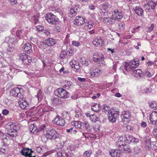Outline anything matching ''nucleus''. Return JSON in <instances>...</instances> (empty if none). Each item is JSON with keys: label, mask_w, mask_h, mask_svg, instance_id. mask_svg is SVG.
Listing matches in <instances>:
<instances>
[{"label": "nucleus", "mask_w": 157, "mask_h": 157, "mask_svg": "<svg viewBox=\"0 0 157 157\" xmlns=\"http://www.w3.org/2000/svg\"><path fill=\"white\" fill-rule=\"evenodd\" d=\"M70 64L74 71H77L80 67L79 63L74 59L72 60L70 62Z\"/></svg>", "instance_id": "nucleus-16"}, {"label": "nucleus", "mask_w": 157, "mask_h": 157, "mask_svg": "<svg viewBox=\"0 0 157 157\" xmlns=\"http://www.w3.org/2000/svg\"><path fill=\"white\" fill-rule=\"evenodd\" d=\"M126 127V130H130L132 129V127L130 125H127Z\"/></svg>", "instance_id": "nucleus-63"}, {"label": "nucleus", "mask_w": 157, "mask_h": 157, "mask_svg": "<svg viewBox=\"0 0 157 157\" xmlns=\"http://www.w3.org/2000/svg\"><path fill=\"white\" fill-rule=\"evenodd\" d=\"M9 111L7 109H4L2 112V113L4 115H7L9 113Z\"/></svg>", "instance_id": "nucleus-55"}, {"label": "nucleus", "mask_w": 157, "mask_h": 157, "mask_svg": "<svg viewBox=\"0 0 157 157\" xmlns=\"http://www.w3.org/2000/svg\"><path fill=\"white\" fill-rule=\"evenodd\" d=\"M109 114L108 119L112 123H114L116 121V118L118 116V113L113 110Z\"/></svg>", "instance_id": "nucleus-17"}, {"label": "nucleus", "mask_w": 157, "mask_h": 157, "mask_svg": "<svg viewBox=\"0 0 157 157\" xmlns=\"http://www.w3.org/2000/svg\"><path fill=\"white\" fill-rule=\"evenodd\" d=\"M72 44L75 47H78L80 44V42L79 41L75 40H73L72 42Z\"/></svg>", "instance_id": "nucleus-47"}, {"label": "nucleus", "mask_w": 157, "mask_h": 157, "mask_svg": "<svg viewBox=\"0 0 157 157\" xmlns=\"http://www.w3.org/2000/svg\"><path fill=\"white\" fill-rule=\"evenodd\" d=\"M154 27V25L153 24H151V25L147 28V32H151L153 29Z\"/></svg>", "instance_id": "nucleus-51"}, {"label": "nucleus", "mask_w": 157, "mask_h": 157, "mask_svg": "<svg viewBox=\"0 0 157 157\" xmlns=\"http://www.w3.org/2000/svg\"><path fill=\"white\" fill-rule=\"evenodd\" d=\"M42 33H44L45 36H48L50 34V32L47 29H44L42 31Z\"/></svg>", "instance_id": "nucleus-53"}, {"label": "nucleus", "mask_w": 157, "mask_h": 157, "mask_svg": "<svg viewBox=\"0 0 157 157\" xmlns=\"http://www.w3.org/2000/svg\"><path fill=\"white\" fill-rule=\"evenodd\" d=\"M32 46L29 43L25 44L23 46V49L24 51L28 53H31L32 52Z\"/></svg>", "instance_id": "nucleus-21"}, {"label": "nucleus", "mask_w": 157, "mask_h": 157, "mask_svg": "<svg viewBox=\"0 0 157 157\" xmlns=\"http://www.w3.org/2000/svg\"><path fill=\"white\" fill-rule=\"evenodd\" d=\"M104 43L103 38L100 36L95 37L93 41V44L96 47H100L103 46Z\"/></svg>", "instance_id": "nucleus-10"}, {"label": "nucleus", "mask_w": 157, "mask_h": 157, "mask_svg": "<svg viewBox=\"0 0 157 157\" xmlns=\"http://www.w3.org/2000/svg\"><path fill=\"white\" fill-rule=\"evenodd\" d=\"M28 56H27L25 53H22L20 54L19 55V59L21 60L22 62L27 58Z\"/></svg>", "instance_id": "nucleus-38"}, {"label": "nucleus", "mask_w": 157, "mask_h": 157, "mask_svg": "<svg viewBox=\"0 0 157 157\" xmlns=\"http://www.w3.org/2000/svg\"><path fill=\"white\" fill-rule=\"evenodd\" d=\"M76 114L75 117H79L81 115L80 112L78 111H75Z\"/></svg>", "instance_id": "nucleus-58"}, {"label": "nucleus", "mask_w": 157, "mask_h": 157, "mask_svg": "<svg viewBox=\"0 0 157 157\" xmlns=\"http://www.w3.org/2000/svg\"><path fill=\"white\" fill-rule=\"evenodd\" d=\"M72 82L70 81H69L65 82L64 86L66 88L68 89L72 87Z\"/></svg>", "instance_id": "nucleus-41"}, {"label": "nucleus", "mask_w": 157, "mask_h": 157, "mask_svg": "<svg viewBox=\"0 0 157 157\" xmlns=\"http://www.w3.org/2000/svg\"><path fill=\"white\" fill-rule=\"evenodd\" d=\"M122 137V139L123 140L124 142L128 144L133 141L132 140L134 139L133 137L132 136L129 135H124Z\"/></svg>", "instance_id": "nucleus-26"}, {"label": "nucleus", "mask_w": 157, "mask_h": 157, "mask_svg": "<svg viewBox=\"0 0 157 157\" xmlns=\"http://www.w3.org/2000/svg\"><path fill=\"white\" fill-rule=\"evenodd\" d=\"M77 8L76 7L71 8L69 13V16L71 17H72L75 16L77 13Z\"/></svg>", "instance_id": "nucleus-28"}, {"label": "nucleus", "mask_w": 157, "mask_h": 157, "mask_svg": "<svg viewBox=\"0 0 157 157\" xmlns=\"http://www.w3.org/2000/svg\"><path fill=\"white\" fill-rule=\"evenodd\" d=\"M85 23V20L83 17L78 16L76 17L73 22L75 25L80 26L83 25Z\"/></svg>", "instance_id": "nucleus-14"}, {"label": "nucleus", "mask_w": 157, "mask_h": 157, "mask_svg": "<svg viewBox=\"0 0 157 157\" xmlns=\"http://www.w3.org/2000/svg\"><path fill=\"white\" fill-rule=\"evenodd\" d=\"M157 5V2L152 0H149L147 3L144 5V7L149 12L153 11L155 7Z\"/></svg>", "instance_id": "nucleus-6"}, {"label": "nucleus", "mask_w": 157, "mask_h": 157, "mask_svg": "<svg viewBox=\"0 0 157 157\" xmlns=\"http://www.w3.org/2000/svg\"><path fill=\"white\" fill-rule=\"evenodd\" d=\"M91 154V151H86L83 154L82 156L83 157H90Z\"/></svg>", "instance_id": "nucleus-43"}, {"label": "nucleus", "mask_w": 157, "mask_h": 157, "mask_svg": "<svg viewBox=\"0 0 157 157\" xmlns=\"http://www.w3.org/2000/svg\"><path fill=\"white\" fill-rule=\"evenodd\" d=\"M81 122L79 121H72L71 124L77 128H80L82 126Z\"/></svg>", "instance_id": "nucleus-34"}, {"label": "nucleus", "mask_w": 157, "mask_h": 157, "mask_svg": "<svg viewBox=\"0 0 157 157\" xmlns=\"http://www.w3.org/2000/svg\"><path fill=\"white\" fill-rule=\"evenodd\" d=\"M63 117L67 120H69L70 119L69 113L66 111L63 112Z\"/></svg>", "instance_id": "nucleus-44"}, {"label": "nucleus", "mask_w": 157, "mask_h": 157, "mask_svg": "<svg viewBox=\"0 0 157 157\" xmlns=\"http://www.w3.org/2000/svg\"><path fill=\"white\" fill-rule=\"evenodd\" d=\"M29 129L30 130L31 133H35L38 130H37L36 131V130L37 129V128L35 127L34 124H31L29 126Z\"/></svg>", "instance_id": "nucleus-39"}, {"label": "nucleus", "mask_w": 157, "mask_h": 157, "mask_svg": "<svg viewBox=\"0 0 157 157\" xmlns=\"http://www.w3.org/2000/svg\"><path fill=\"white\" fill-rule=\"evenodd\" d=\"M90 73L92 76L97 77L101 74V71L99 68H96L93 70Z\"/></svg>", "instance_id": "nucleus-27"}, {"label": "nucleus", "mask_w": 157, "mask_h": 157, "mask_svg": "<svg viewBox=\"0 0 157 157\" xmlns=\"http://www.w3.org/2000/svg\"><path fill=\"white\" fill-rule=\"evenodd\" d=\"M145 74L149 78L151 77L152 75L151 73L148 71H145Z\"/></svg>", "instance_id": "nucleus-57"}, {"label": "nucleus", "mask_w": 157, "mask_h": 157, "mask_svg": "<svg viewBox=\"0 0 157 157\" xmlns=\"http://www.w3.org/2000/svg\"><path fill=\"white\" fill-rule=\"evenodd\" d=\"M44 27L41 25H38L36 27L37 30L38 32H41L42 33V31L44 30Z\"/></svg>", "instance_id": "nucleus-52"}, {"label": "nucleus", "mask_w": 157, "mask_h": 157, "mask_svg": "<svg viewBox=\"0 0 157 157\" xmlns=\"http://www.w3.org/2000/svg\"><path fill=\"white\" fill-rule=\"evenodd\" d=\"M119 26L120 29H123L124 27V23H121L119 24Z\"/></svg>", "instance_id": "nucleus-59"}, {"label": "nucleus", "mask_w": 157, "mask_h": 157, "mask_svg": "<svg viewBox=\"0 0 157 157\" xmlns=\"http://www.w3.org/2000/svg\"><path fill=\"white\" fill-rule=\"evenodd\" d=\"M44 44L45 45L48 46H53L56 43L54 39L50 38L46 40L44 42Z\"/></svg>", "instance_id": "nucleus-30"}, {"label": "nucleus", "mask_w": 157, "mask_h": 157, "mask_svg": "<svg viewBox=\"0 0 157 157\" xmlns=\"http://www.w3.org/2000/svg\"><path fill=\"white\" fill-rule=\"evenodd\" d=\"M153 133L155 136H157V127L156 128L154 129L153 130Z\"/></svg>", "instance_id": "nucleus-64"}, {"label": "nucleus", "mask_w": 157, "mask_h": 157, "mask_svg": "<svg viewBox=\"0 0 157 157\" xmlns=\"http://www.w3.org/2000/svg\"><path fill=\"white\" fill-rule=\"evenodd\" d=\"M10 3L12 5H14L16 4L17 2V0H9Z\"/></svg>", "instance_id": "nucleus-56"}, {"label": "nucleus", "mask_w": 157, "mask_h": 157, "mask_svg": "<svg viewBox=\"0 0 157 157\" xmlns=\"http://www.w3.org/2000/svg\"><path fill=\"white\" fill-rule=\"evenodd\" d=\"M83 124L85 125V129L88 132H90L91 131V127L89 123L86 121H84L83 122Z\"/></svg>", "instance_id": "nucleus-40"}, {"label": "nucleus", "mask_w": 157, "mask_h": 157, "mask_svg": "<svg viewBox=\"0 0 157 157\" xmlns=\"http://www.w3.org/2000/svg\"><path fill=\"white\" fill-rule=\"evenodd\" d=\"M23 90L22 88L15 87L10 91V94L14 97H20L23 95Z\"/></svg>", "instance_id": "nucleus-7"}, {"label": "nucleus", "mask_w": 157, "mask_h": 157, "mask_svg": "<svg viewBox=\"0 0 157 157\" xmlns=\"http://www.w3.org/2000/svg\"><path fill=\"white\" fill-rule=\"evenodd\" d=\"M52 122L54 124L61 126L64 125L65 124L64 119L58 115L56 116V117L52 121Z\"/></svg>", "instance_id": "nucleus-11"}, {"label": "nucleus", "mask_w": 157, "mask_h": 157, "mask_svg": "<svg viewBox=\"0 0 157 157\" xmlns=\"http://www.w3.org/2000/svg\"><path fill=\"white\" fill-rule=\"evenodd\" d=\"M32 59L29 56H28L27 58L23 60L22 62L24 65H29L31 63Z\"/></svg>", "instance_id": "nucleus-37"}, {"label": "nucleus", "mask_w": 157, "mask_h": 157, "mask_svg": "<svg viewBox=\"0 0 157 157\" xmlns=\"http://www.w3.org/2000/svg\"><path fill=\"white\" fill-rule=\"evenodd\" d=\"M19 104L21 109H27L29 108V102L25 100H21L19 102Z\"/></svg>", "instance_id": "nucleus-19"}, {"label": "nucleus", "mask_w": 157, "mask_h": 157, "mask_svg": "<svg viewBox=\"0 0 157 157\" xmlns=\"http://www.w3.org/2000/svg\"><path fill=\"white\" fill-rule=\"evenodd\" d=\"M56 95L59 98L66 99L69 96V93L63 88H58L56 90Z\"/></svg>", "instance_id": "nucleus-5"}, {"label": "nucleus", "mask_w": 157, "mask_h": 157, "mask_svg": "<svg viewBox=\"0 0 157 157\" xmlns=\"http://www.w3.org/2000/svg\"><path fill=\"white\" fill-rule=\"evenodd\" d=\"M139 65V63L137 61H132L129 62L128 64L129 69L130 71H133L137 68Z\"/></svg>", "instance_id": "nucleus-20"}, {"label": "nucleus", "mask_w": 157, "mask_h": 157, "mask_svg": "<svg viewBox=\"0 0 157 157\" xmlns=\"http://www.w3.org/2000/svg\"><path fill=\"white\" fill-rule=\"evenodd\" d=\"M151 88H147L145 91L144 93H143L144 94H149L151 92Z\"/></svg>", "instance_id": "nucleus-60"}, {"label": "nucleus", "mask_w": 157, "mask_h": 157, "mask_svg": "<svg viewBox=\"0 0 157 157\" xmlns=\"http://www.w3.org/2000/svg\"><path fill=\"white\" fill-rule=\"evenodd\" d=\"M93 60L94 62L100 64H103L105 63L104 56L103 55H102L101 56L98 58L94 57L93 58Z\"/></svg>", "instance_id": "nucleus-25"}, {"label": "nucleus", "mask_w": 157, "mask_h": 157, "mask_svg": "<svg viewBox=\"0 0 157 157\" xmlns=\"http://www.w3.org/2000/svg\"><path fill=\"white\" fill-rule=\"evenodd\" d=\"M36 151L39 153H42L43 152V149L40 147H37L36 148Z\"/></svg>", "instance_id": "nucleus-54"}, {"label": "nucleus", "mask_w": 157, "mask_h": 157, "mask_svg": "<svg viewBox=\"0 0 157 157\" xmlns=\"http://www.w3.org/2000/svg\"><path fill=\"white\" fill-rule=\"evenodd\" d=\"M21 154L26 157H36L35 155H33V153L34 151L31 149L28 148H23L21 151Z\"/></svg>", "instance_id": "nucleus-9"}, {"label": "nucleus", "mask_w": 157, "mask_h": 157, "mask_svg": "<svg viewBox=\"0 0 157 157\" xmlns=\"http://www.w3.org/2000/svg\"><path fill=\"white\" fill-rule=\"evenodd\" d=\"M150 107L153 109H157V102L155 101H153L152 102L149 103Z\"/></svg>", "instance_id": "nucleus-36"}, {"label": "nucleus", "mask_w": 157, "mask_h": 157, "mask_svg": "<svg viewBox=\"0 0 157 157\" xmlns=\"http://www.w3.org/2000/svg\"><path fill=\"white\" fill-rule=\"evenodd\" d=\"M24 31L23 30H18L16 32V35L18 37L20 38L22 36L23 34V32Z\"/></svg>", "instance_id": "nucleus-42"}, {"label": "nucleus", "mask_w": 157, "mask_h": 157, "mask_svg": "<svg viewBox=\"0 0 157 157\" xmlns=\"http://www.w3.org/2000/svg\"><path fill=\"white\" fill-rule=\"evenodd\" d=\"M121 141H118V144L122 148L121 146H123V151L126 153H131L132 151L130 149L129 146L128 144H121Z\"/></svg>", "instance_id": "nucleus-22"}, {"label": "nucleus", "mask_w": 157, "mask_h": 157, "mask_svg": "<svg viewBox=\"0 0 157 157\" xmlns=\"http://www.w3.org/2000/svg\"><path fill=\"white\" fill-rule=\"evenodd\" d=\"M62 100L58 98H53L52 99V103L54 105H60L62 104Z\"/></svg>", "instance_id": "nucleus-33"}, {"label": "nucleus", "mask_w": 157, "mask_h": 157, "mask_svg": "<svg viewBox=\"0 0 157 157\" xmlns=\"http://www.w3.org/2000/svg\"><path fill=\"white\" fill-rule=\"evenodd\" d=\"M90 119L91 121L93 122H96L99 119V118L95 114H92L90 116Z\"/></svg>", "instance_id": "nucleus-35"}, {"label": "nucleus", "mask_w": 157, "mask_h": 157, "mask_svg": "<svg viewBox=\"0 0 157 157\" xmlns=\"http://www.w3.org/2000/svg\"><path fill=\"white\" fill-rule=\"evenodd\" d=\"M39 14H38L34 15L33 17V19L34 21V24H36L38 21Z\"/></svg>", "instance_id": "nucleus-45"}, {"label": "nucleus", "mask_w": 157, "mask_h": 157, "mask_svg": "<svg viewBox=\"0 0 157 157\" xmlns=\"http://www.w3.org/2000/svg\"><path fill=\"white\" fill-rule=\"evenodd\" d=\"M131 117V113L128 111L123 112L121 115L122 121L125 124L128 123L130 121Z\"/></svg>", "instance_id": "nucleus-8"}, {"label": "nucleus", "mask_w": 157, "mask_h": 157, "mask_svg": "<svg viewBox=\"0 0 157 157\" xmlns=\"http://www.w3.org/2000/svg\"><path fill=\"white\" fill-rule=\"evenodd\" d=\"M111 12L114 18H115V21L117 20L119 21L123 16L121 10L116 9L113 10Z\"/></svg>", "instance_id": "nucleus-12"}, {"label": "nucleus", "mask_w": 157, "mask_h": 157, "mask_svg": "<svg viewBox=\"0 0 157 157\" xmlns=\"http://www.w3.org/2000/svg\"><path fill=\"white\" fill-rule=\"evenodd\" d=\"M135 13L139 16H142L144 15V10L140 6H136L133 8Z\"/></svg>", "instance_id": "nucleus-23"}, {"label": "nucleus", "mask_w": 157, "mask_h": 157, "mask_svg": "<svg viewBox=\"0 0 157 157\" xmlns=\"http://www.w3.org/2000/svg\"><path fill=\"white\" fill-rule=\"evenodd\" d=\"M132 71V75L137 78L140 77L144 75L143 72L140 69L135 70Z\"/></svg>", "instance_id": "nucleus-24"}, {"label": "nucleus", "mask_w": 157, "mask_h": 157, "mask_svg": "<svg viewBox=\"0 0 157 157\" xmlns=\"http://www.w3.org/2000/svg\"><path fill=\"white\" fill-rule=\"evenodd\" d=\"M15 124L12 122L8 123L6 125L8 134L11 137H13L17 136V131L15 128Z\"/></svg>", "instance_id": "nucleus-3"}, {"label": "nucleus", "mask_w": 157, "mask_h": 157, "mask_svg": "<svg viewBox=\"0 0 157 157\" xmlns=\"http://www.w3.org/2000/svg\"><path fill=\"white\" fill-rule=\"evenodd\" d=\"M69 149L71 151H74L76 149L75 145L73 144H71L69 146Z\"/></svg>", "instance_id": "nucleus-50"}, {"label": "nucleus", "mask_w": 157, "mask_h": 157, "mask_svg": "<svg viewBox=\"0 0 157 157\" xmlns=\"http://www.w3.org/2000/svg\"><path fill=\"white\" fill-rule=\"evenodd\" d=\"M100 109V105L99 103H94L91 106V109L96 112H99Z\"/></svg>", "instance_id": "nucleus-29"}, {"label": "nucleus", "mask_w": 157, "mask_h": 157, "mask_svg": "<svg viewBox=\"0 0 157 157\" xmlns=\"http://www.w3.org/2000/svg\"><path fill=\"white\" fill-rule=\"evenodd\" d=\"M100 20L104 23L108 25L113 24L115 22V18H114L111 12L105 11L100 12Z\"/></svg>", "instance_id": "nucleus-2"}, {"label": "nucleus", "mask_w": 157, "mask_h": 157, "mask_svg": "<svg viewBox=\"0 0 157 157\" xmlns=\"http://www.w3.org/2000/svg\"><path fill=\"white\" fill-rule=\"evenodd\" d=\"M55 29V31H57L58 32H60L61 31L62 29L60 26H56V29Z\"/></svg>", "instance_id": "nucleus-62"}, {"label": "nucleus", "mask_w": 157, "mask_h": 157, "mask_svg": "<svg viewBox=\"0 0 157 157\" xmlns=\"http://www.w3.org/2000/svg\"><path fill=\"white\" fill-rule=\"evenodd\" d=\"M113 110H111L109 106L106 104L103 105V108L102 109L103 112H104L106 113L109 114Z\"/></svg>", "instance_id": "nucleus-32"}, {"label": "nucleus", "mask_w": 157, "mask_h": 157, "mask_svg": "<svg viewBox=\"0 0 157 157\" xmlns=\"http://www.w3.org/2000/svg\"><path fill=\"white\" fill-rule=\"evenodd\" d=\"M41 108L40 106H38L36 108V109L32 112V111L29 113V114L30 116H33L37 114H39L41 112Z\"/></svg>", "instance_id": "nucleus-31"}, {"label": "nucleus", "mask_w": 157, "mask_h": 157, "mask_svg": "<svg viewBox=\"0 0 157 157\" xmlns=\"http://www.w3.org/2000/svg\"><path fill=\"white\" fill-rule=\"evenodd\" d=\"M66 55V52L64 51H62L60 53L59 57L61 58H65Z\"/></svg>", "instance_id": "nucleus-46"}, {"label": "nucleus", "mask_w": 157, "mask_h": 157, "mask_svg": "<svg viewBox=\"0 0 157 157\" xmlns=\"http://www.w3.org/2000/svg\"><path fill=\"white\" fill-rule=\"evenodd\" d=\"M120 150L118 149H111L109 151V154L112 157H120L121 154Z\"/></svg>", "instance_id": "nucleus-18"}, {"label": "nucleus", "mask_w": 157, "mask_h": 157, "mask_svg": "<svg viewBox=\"0 0 157 157\" xmlns=\"http://www.w3.org/2000/svg\"><path fill=\"white\" fill-rule=\"evenodd\" d=\"M45 17L48 22L51 24H56L58 22L59 19L56 16L51 13H47Z\"/></svg>", "instance_id": "nucleus-4"}, {"label": "nucleus", "mask_w": 157, "mask_h": 157, "mask_svg": "<svg viewBox=\"0 0 157 157\" xmlns=\"http://www.w3.org/2000/svg\"><path fill=\"white\" fill-rule=\"evenodd\" d=\"M146 146L148 147L149 149H152L154 150H157V142L152 141L151 142L150 140L146 141Z\"/></svg>", "instance_id": "nucleus-13"}, {"label": "nucleus", "mask_w": 157, "mask_h": 157, "mask_svg": "<svg viewBox=\"0 0 157 157\" xmlns=\"http://www.w3.org/2000/svg\"><path fill=\"white\" fill-rule=\"evenodd\" d=\"M94 23H91L90 24H88V25H87V29L88 30H90V29L93 26V25H94Z\"/></svg>", "instance_id": "nucleus-61"}, {"label": "nucleus", "mask_w": 157, "mask_h": 157, "mask_svg": "<svg viewBox=\"0 0 157 157\" xmlns=\"http://www.w3.org/2000/svg\"><path fill=\"white\" fill-rule=\"evenodd\" d=\"M40 128L43 130V135L48 139L55 140L59 137V134L55 129H47L45 124L41 125Z\"/></svg>", "instance_id": "nucleus-1"}, {"label": "nucleus", "mask_w": 157, "mask_h": 157, "mask_svg": "<svg viewBox=\"0 0 157 157\" xmlns=\"http://www.w3.org/2000/svg\"><path fill=\"white\" fill-rule=\"evenodd\" d=\"M102 6L104 9H107L109 8V5L107 2H104L102 3Z\"/></svg>", "instance_id": "nucleus-48"}, {"label": "nucleus", "mask_w": 157, "mask_h": 157, "mask_svg": "<svg viewBox=\"0 0 157 157\" xmlns=\"http://www.w3.org/2000/svg\"><path fill=\"white\" fill-rule=\"evenodd\" d=\"M149 120L150 123L153 124L157 123V112L155 111H152L150 114Z\"/></svg>", "instance_id": "nucleus-15"}, {"label": "nucleus", "mask_w": 157, "mask_h": 157, "mask_svg": "<svg viewBox=\"0 0 157 157\" xmlns=\"http://www.w3.org/2000/svg\"><path fill=\"white\" fill-rule=\"evenodd\" d=\"M64 154V152L59 151L57 152L56 156L57 157H65Z\"/></svg>", "instance_id": "nucleus-49"}]
</instances>
